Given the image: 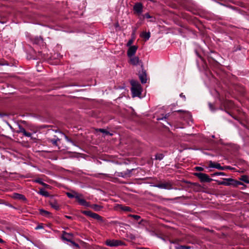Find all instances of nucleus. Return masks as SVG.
Returning a JSON list of instances; mask_svg holds the SVG:
<instances>
[{"label": "nucleus", "mask_w": 249, "mask_h": 249, "mask_svg": "<svg viewBox=\"0 0 249 249\" xmlns=\"http://www.w3.org/2000/svg\"><path fill=\"white\" fill-rule=\"evenodd\" d=\"M133 169H132V170H127L126 171H124L123 172H118L117 174V176H118V177H122V178H125V177H128L129 176L130 174H131V171L132 170H133Z\"/></svg>", "instance_id": "nucleus-16"}, {"label": "nucleus", "mask_w": 249, "mask_h": 249, "mask_svg": "<svg viewBox=\"0 0 249 249\" xmlns=\"http://www.w3.org/2000/svg\"><path fill=\"white\" fill-rule=\"evenodd\" d=\"M38 193L42 195V196H44L45 197L49 196V192L44 190V189H40Z\"/></svg>", "instance_id": "nucleus-21"}, {"label": "nucleus", "mask_w": 249, "mask_h": 249, "mask_svg": "<svg viewBox=\"0 0 249 249\" xmlns=\"http://www.w3.org/2000/svg\"><path fill=\"white\" fill-rule=\"evenodd\" d=\"M169 114H167L165 115V116L164 117H162V118H159L157 119L158 120H163V118L164 119H166L168 117H169Z\"/></svg>", "instance_id": "nucleus-36"}, {"label": "nucleus", "mask_w": 249, "mask_h": 249, "mask_svg": "<svg viewBox=\"0 0 249 249\" xmlns=\"http://www.w3.org/2000/svg\"><path fill=\"white\" fill-rule=\"evenodd\" d=\"M3 242H4L3 240L1 238H0V243H3Z\"/></svg>", "instance_id": "nucleus-43"}, {"label": "nucleus", "mask_w": 249, "mask_h": 249, "mask_svg": "<svg viewBox=\"0 0 249 249\" xmlns=\"http://www.w3.org/2000/svg\"><path fill=\"white\" fill-rule=\"evenodd\" d=\"M130 62L133 65H140L141 68L143 67L142 61L138 56H133L130 57Z\"/></svg>", "instance_id": "nucleus-9"}, {"label": "nucleus", "mask_w": 249, "mask_h": 249, "mask_svg": "<svg viewBox=\"0 0 249 249\" xmlns=\"http://www.w3.org/2000/svg\"><path fill=\"white\" fill-rule=\"evenodd\" d=\"M103 175L104 176H105L106 177H108V175L107 174H103V173H100V174H95L94 175V177H96V178H98L99 175Z\"/></svg>", "instance_id": "nucleus-30"}, {"label": "nucleus", "mask_w": 249, "mask_h": 249, "mask_svg": "<svg viewBox=\"0 0 249 249\" xmlns=\"http://www.w3.org/2000/svg\"><path fill=\"white\" fill-rule=\"evenodd\" d=\"M0 249H1V248H0Z\"/></svg>", "instance_id": "nucleus-49"}, {"label": "nucleus", "mask_w": 249, "mask_h": 249, "mask_svg": "<svg viewBox=\"0 0 249 249\" xmlns=\"http://www.w3.org/2000/svg\"><path fill=\"white\" fill-rule=\"evenodd\" d=\"M65 217L68 218V219H72V217L71 216H68V215H65Z\"/></svg>", "instance_id": "nucleus-41"}, {"label": "nucleus", "mask_w": 249, "mask_h": 249, "mask_svg": "<svg viewBox=\"0 0 249 249\" xmlns=\"http://www.w3.org/2000/svg\"><path fill=\"white\" fill-rule=\"evenodd\" d=\"M141 36L144 38L145 40H147L150 37V32H143L141 35Z\"/></svg>", "instance_id": "nucleus-23"}, {"label": "nucleus", "mask_w": 249, "mask_h": 249, "mask_svg": "<svg viewBox=\"0 0 249 249\" xmlns=\"http://www.w3.org/2000/svg\"><path fill=\"white\" fill-rule=\"evenodd\" d=\"M78 203L82 206H84L86 207L90 206V204L89 202H87L83 198V196L81 194H79L76 193H75V197Z\"/></svg>", "instance_id": "nucleus-6"}, {"label": "nucleus", "mask_w": 249, "mask_h": 249, "mask_svg": "<svg viewBox=\"0 0 249 249\" xmlns=\"http://www.w3.org/2000/svg\"><path fill=\"white\" fill-rule=\"evenodd\" d=\"M73 234L71 233H67L66 231L63 232L62 238L63 240L67 241L68 242H71L72 240Z\"/></svg>", "instance_id": "nucleus-13"}, {"label": "nucleus", "mask_w": 249, "mask_h": 249, "mask_svg": "<svg viewBox=\"0 0 249 249\" xmlns=\"http://www.w3.org/2000/svg\"><path fill=\"white\" fill-rule=\"evenodd\" d=\"M196 170L198 171H203L204 170V169L202 167L200 166H197L195 168Z\"/></svg>", "instance_id": "nucleus-33"}, {"label": "nucleus", "mask_w": 249, "mask_h": 249, "mask_svg": "<svg viewBox=\"0 0 249 249\" xmlns=\"http://www.w3.org/2000/svg\"><path fill=\"white\" fill-rule=\"evenodd\" d=\"M240 180L246 183H249V179L246 176H242L240 178Z\"/></svg>", "instance_id": "nucleus-25"}, {"label": "nucleus", "mask_w": 249, "mask_h": 249, "mask_svg": "<svg viewBox=\"0 0 249 249\" xmlns=\"http://www.w3.org/2000/svg\"><path fill=\"white\" fill-rule=\"evenodd\" d=\"M39 213L41 215L46 216L47 217H52V213L50 212L44 210L43 209L39 210Z\"/></svg>", "instance_id": "nucleus-18"}, {"label": "nucleus", "mask_w": 249, "mask_h": 249, "mask_svg": "<svg viewBox=\"0 0 249 249\" xmlns=\"http://www.w3.org/2000/svg\"><path fill=\"white\" fill-rule=\"evenodd\" d=\"M183 111L182 110H178L177 111V112H182Z\"/></svg>", "instance_id": "nucleus-45"}, {"label": "nucleus", "mask_w": 249, "mask_h": 249, "mask_svg": "<svg viewBox=\"0 0 249 249\" xmlns=\"http://www.w3.org/2000/svg\"><path fill=\"white\" fill-rule=\"evenodd\" d=\"M191 247L187 246H179L176 247L175 249H190Z\"/></svg>", "instance_id": "nucleus-28"}, {"label": "nucleus", "mask_w": 249, "mask_h": 249, "mask_svg": "<svg viewBox=\"0 0 249 249\" xmlns=\"http://www.w3.org/2000/svg\"><path fill=\"white\" fill-rule=\"evenodd\" d=\"M34 182L38 183H39L40 184H41V183H42V182L43 181H42V180L41 178H37V179H35L34 180Z\"/></svg>", "instance_id": "nucleus-31"}, {"label": "nucleus", "mask_w": 249, "mask_h": 249, "mask_svg": "<svg viewBox=\"0 0 249 249\" xmlns=\"http://www.w3.org/2000/svg\"><path fill=\"white\" fill-rule=\"evenodd\" d=\"M133 39H131L130 40H128V42L127 43V46H131V44L133 43Z\"/></svg>", "instance_id": "nucleus-32"}, {"label": "nucleus", "mask_w": 249, "mask_h": 249, "mask_svg": "<svg viewBox=\"0 0 249 249\" xmlns=\"http://www.w3.org/2000/svg\"><path fill=\"white\" fill-rule=\"evenodd\" d=\"M180 97H181L184 98V99H185V95H183V94H182V93H181V94H180Z\"/></svg>", "instance_id": "nucleus-42"}, {"label": "nucleus", "mask_w": 249, "mask_h": 249, "mask_svg": "<svg viewBox=\"0 0 249 249\" xmlns=\"http://www.w3.org/2000/svg\"><path fill=\"white\" fill-rule=\"evenodd\" d=\"M131 91L135 96H139L141 94V86L136 82H132Z\"/></svg>", "instance_id": "nucleus-2"}, {"label": "nucleus", "mask_w": 249, "mask_h": 249, "mask_svg": "<svg viewBox=\"0 0 249 249\" xmlns=\"http://www.w3.org/2000/svg\"><path fill=\"white\" fill-rule=\"evenodd\" d=\"M144 17L147 18H152V17L150 16V15L148 13L145 14V15H144Z\"/></svg>", "instance_id": "nucleus-38"}, {"label": "nucleus", "mask_w": 249, "mask_h": 249, "mask_svg": "<svg viewBox=\"0 0 249 249\" xmlns=\"http://www.w3.org/2000/svg\"><path fill=\"white\" fill-rule=\"evenodd\" d=\"M219 185H223L225 186H233V187H237L239 185H242V183L240 181L236 180L231 178H224L222 181L218 182Z\"/></svg>", "instance_id": "nucleus-1"}, {"label": "nucleus", "mask_w": 249, "mask_h": 249, "mask_svg": "<svg viewBox=\"0 0 249 249\" xmlns=\"http://www.w3.org/2000/svg\"><path fill=\"white\" fill-rule=\"evenodd\" d=\"M55 133H56V132H60V131H57V130H56L55 131Z\"/></svg>", "instance_id": "nucleus-47"}, {"label": "nucleus", "mask_w": 249, "mask_h": 249, "mask_svg": "<svg viewBox=\"0 0 249 249\" xmlns=\"http://www.w3.org/2000/svg\"><path fill=\"white\" fill-rule=\"evenodd\" d=\"M119 207L120 209L125 212H131L132 209L128 206H124L122 205H119Z\"/></svg>", "instance_id": "nucleus-22"}, {"label": "nucleus", "mask_w": 249, "mask_h": 249, "mask_svg": "<svg viewBox=\"0 0 249 249\" xmlns=\"http://www.w3.org/2000/svg\"><path fill=\"white\" fill-rule=\"evenodd\" d=\"M41 185H42V186H44V187H45L46 188H48L49 186V185L47 184L46 183H44L43 182H42Z\"/></svg>", "instance_id": "nucleus-39"}, {"label": "nucleus", "mask_w": 249, "mask_h": 249, "mask_svg": "<svg viewBox=\"0 0 249 249\" xmlns=\"http://www.w3.org/2000/svg\"><path fill=\"white\" fill-rule=\"evenodd\" d=\"M128 217H132L134 219H135L136 220H137V221L139 220L141 218L140 216L138 215H134V214H129L128 215Z\"/></svg>", "instance_id": "nucleus-27"}, {"label": "nucleus", "mask_w": 249, "mask_h": 249, "mask_svg": "<svg viewBox=\"0 0 249 249\" xmlns=\"http://www.w3.org/2000/svg\"><path fill=\"white\" fill-rule=\"evenodd\" d=\"M73 246H74L75 247H77V248H79V245L75 243L74 241L71 240V242H70Z\"/></svg>", "instance_id": "nucleus-34"}, {"label": "nucleus", "mask_w": 249, "mask_h": 249, "mask_svg": "<svg viewBox=\"0 0 249 249\" xmlns=\"http://www.w3.org/2000/svg\"><path fill=\"white\" fill-rule=\"evenodd\" d=\"M143 10V5L141 2H137L133 6L134 13L137 15H140Z\"/></svg>", "instance_id": "nucleus-8"}, {"label": "nucleus", "mask_w": 249, "mask_h": 249, "mask_svg": "<svg viewBox=\"0 0 249 249\" xmlns=\"http://www.w3.org/2000/svg\"><path fill=\"white\" fill-rule=\"evenodd\" d=\"M164 157V155L163 154H161V153H159V154H157L155 156V159L156 160H161Z\"/></svg>", "instance_id": "nucleus-26"}, {"label": "nucleus", "mask_w": 249, "mask_h": 249, "mask_svg": "<svg viewBox=\"0 0 249 249\" xmlns=\"http://www.w3.org/2000/svg\"><path fill=\"white\" fill-rule=\"evenodd\" d=\"M65 138L66 140L68 142H71V143H72V144H73V141H72L70 139H69V138L67 136H65Z\"/></svg>", "instance_id": "nucleus-37"}, {"label": "nucleus", "mask_w": 249, "mask_h": 249, "mask_svg": "<svg viewBox=\"0 0 249 249\" xmlns=\"http://www.w3.org/2000/svg\"><path fill=\"white\" fill-rule=\"evenodd\" d=\"M66 195L68 196V197L70 198H74L75 197V193L74 194H72V193H67Z\"/></svg>", "instance_id": "nucleus-29"}, {"label": "nucleus", "mask_w": 249, "mask_h": 249, "mask_svg": "<svg viewBox=\"0 0 249 249\" xmlns=\"http://www.w3.org/2000/svg\"><path fill=\"white\" fill-rule=\"evenodd\" d=\"M43 226H42V224H40V225H38L37 226H36L35 228V229L36 230H39V229H43Z\"/></svg>", "instance_id": "nucleus-35"}, {"label": "nucleus", "mask_w": 249, "mask_h": 249, "mask_svg": "<svg viewBox=\"0 0 249 249\" xmlns=\"http://www.w3.org/2000/svg\"><path fill=\"white\" fill-rule=\"evenodd\" d=\"M14 197L15 198L19 199V200H22L23 201H26V198L25 197V196L23 195L15 193L14 195Z\"/></svg>", "instance_id": "nucleus-19"}, {"label": "nucleus", "mask_w": 249, "mask_h": 249, "mask_svg": "<svg viewBox=\"0 0 249 249\" xmlns=\"http://www.w3.org/2000/svg\"><path fill=\"white\" fill-rule=\"evenodd\" d=\"M195 176L197 177L203 182H210L212 180V179L210 178L209 176L203 173H195Z\"/></svg>", "instance_id": "nucleus-5"}, {"label": "nucleus", "mask_w": 249, "mask_h": 249, "mask_svg": "<svg viewBox=\"0 0 249 249\" xmlns=\"http://www.w3.org/2000/svg\"><path fill=\"white\" fill-rule=\"evenodd\" d=\"M139 78L142 84H145L147 82V75L146 71L144 70L143 67L142 68V72L139 74Z\"/></svg>", "instance_id": "nucleus-11"}, {"label": "nucleus", "mask_w": 249, "mask_h": 249, "mask_svg": "<svg viewBox=\"0 0 249 249\" xmlns=\"http://www.w3.org/2000/svg\"><path fill=\"white\" fill-rule=\"evenodd\" d=\"M105 243L107 246L111 247L125 245V243L124 242L119 240L108 239L106 241Z\"/></svg>", "instance_id": "nucleus-3"}, {"label": "nucleus", "mask_w": 249, "mask_h": 249, "mask_svg": "<svg viewBox=\"0 0 249 249\" xmlns=\"http://www.w3.org/2000/svg\"><path fill=\"white\" fill-rule=\"evenodd\" d=\"M98 131L105 134L106 135H112V134L110 133L109 132H108V131H107V130H106L105 129L100 128V129H98Z\"/></svg>", "instance_id": "nucleus-24"}, {"label": "nucleus", "mask_w": 249, "mask_h": 249, "mask_svg": "<svg viewBox=\"0 0 249 249\" xmlns=\"http://www.w3.org/2000/svg\"><path fill=\"white\" fill-rule=\"evenodd\" d=\"M215 175H224L225 173L223 172H217L215 173Z\"/></svg>", "instance_id": "nucleus-40"}, {"label": "nucleus", "mask_w": 249, "mask_h": 249, "mask_svg": "<svg viewBox=\"0 0 249 249\" xmlns=\"http://www.w3.org/2000/svg\"><path fill=\"white\" fill-rule=\"evenodd\" d=\"M151 22H154V18L153 19H151L150 20Z\"/></svg>", "instance_id": "nucleus-46"}, {"label": "nucleus", "mask_w": 249, "mask_h": 249, "mask_svg": "<svg viewBox=\"0 0 249 249\" xmlns=\"http://www.w3.org/2000/svg\"><path fill=\"white\" fill-rule=\"evenodd\" d=\"M138 49V46L133 45L130 46L127 52V56L129 57H131L134 56Z\"/></svg>", "instance_id": "nucleus-10"}, {"label": "nucleus", "mask_w": 249, "mask_h": 249, "mask_svg": "<svg viewBox=\"0 0 249 249\" xmlns=\"http://www.w3.org/2000/svg\"><path fill=\"white\" fill-rule=\"evenodd\" d=\"M225 169H230V167L229 166H225Z\"/></svg>", "instance_id": "nucleus-44"}, {"label": "nucleus", "mask_w": 249, "mask_h": 249, "mask_svg": "<svg viewBox=\"0 0 249 249\" xmlns=\"http://www.w3.org/2000/svg\"><path fill=\"white\" fill-rule=\"evenodd\" d=\"M81 213L87 216L93 218L95 219H97L98 221L101 222L103 221V217L102 216L96 213L92 212L90 211H83Z\"/></svg>", "instance_id": "nucleus-4"}, {"label": "nucleus", "mask_w": 249, "mask_h": 249, "mask_svg": "<svg viewBox=\"0 0 249 249\" xmlns=\"http://www.w3.org/2000/svg\"><path fill=\"white\" fill-rule=\"evenodd\" d=\"M209 166L211 168H214L220 170H224L225 166H221L219 163H215L212 161H209Z\"/></svg>", "instance_id": "nucleus-15"}, {"label": "nucleus", "mask_w": 249, "mask_h": 249, "mask_svg": "<svg viewBox=\"0 0 249 249\" xmlns=\"http://www.w3.org/2000/svg\"><path fill=\"white\" fill-rule=\"evenodd\" d=\"M173 184L170 181L160 183L154 185L155 187L160 189L170 190L172 189Z\"/></svg>", "instance_id": "nucleus-7"}, {"label": "nucleus", "mask_w": 249, "mask_h": 249, "mask_svg": "<svg viewBox=\"0 0 249 249\" xmlns=\"http://www.w3.org/2000/svg\"><path fill=\"white\" fill-rule=\"evenodd\" d=\"M49 203L51 207L55 210H59L60 209V205L56 200L52 199L49 201Z\"/></svg>", "instance_id": "nucleus-14"}, {"label": "nucleus", "mask_w": 249, "mask_h": 249, "mask_svg": "<svg viewBox=\"0 0 249 249\" xmlns=\"http://www.w3.org/2000/svg\"><path fill=\"white\" fill-rule=\"evenodd\" d=\"M209 105H210V107L212 108V105L211 104H210Z\"/></svg>", "instance_id": "nucleus-48"}, {"label": "nucleus", "mask_w": 249, "mask_h": 249, "mask_svg": "<svg viewBox=\"0 0 249 249\" xmlns=\"http://www.w3.org/2000/svg\"><path fill=\"white\" fill-rule=\"evenodd\" d=\"M48 140L49 142H52V144L55 146H58L57 142L60 141V139L56 136H54V138H48Z\"/></svg>", "instance_id": "nucleus-17"}, {"label": "nucleus", "mask_w": 249, "mask_h": 249, "mask_svg": "<svg viewBox=\"0 0 249 249\" xmlns=\"http://www.w3.org/2000/svg\"><path fill=\"white\" fill-rule=\"evenodd\" d=\"M88 207H90L95 211H99L103 208V206L97 204L90 205V206H89Z\"/></svg>", "instance_id": "nucleus-20"}, {"label": "nucleus", "mask_w": 249, "mask_h": 249, "mask_svg": "<svg viewBox=\"0 0 249 249\" xmlns=\"http://www.w3.org/2000/svg\"><path fill=\"white\" fill-rule=\"evenodd\" d=\"M18 129L17 130V133H22V134L26 137H31L32 134L30 132H27L25 129L20 125H18Z\"/></svg>", "instance_id": "nucleus-12"}]
</instances>
